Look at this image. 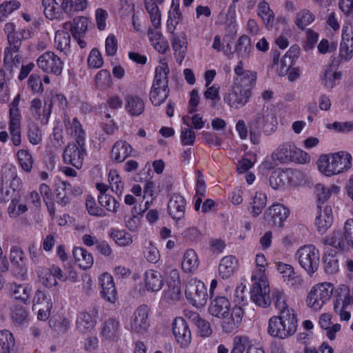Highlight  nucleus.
Masks as SVG:
<instances>
[{"label":"nucleus","mask_w":353,"mask_h":353,"mask_svg":"<svg viewBox=\"0 0 353 353\" xmlns=\"http://www.w3.org/2000/svg\"><path fill=\"white\" fill-rule=\"evenodd\" d=\"M10 259L16 268V275L22 280H26L28 276V267L26 263V256L23 250L14 246L10 250Z\"/></svg>","instance_id":"18"},{"label":"nucleus","mask_w":353,"mask_h":353,"mask_svg":"<svg viewBox=\"0 0 353 353\" xmlns=\"http://www.w3.org/2000/svg\"><path fill=\"white\" fill-rule=\"evenodd\" d=\"M267 203V196L265 193L256 192L251 202L252 210L250 213L254 217L258 216L265 207Z\"/></svg>","instance_id":"43"},{"label":"nucleus","mask_w":353,"mask_h":353,"mask_svg":"<svg viewBox=\"0 0 353 353\" xmlns=\"http://www.w3.org/2000/svg\"><path fill=\"white\" fill-rule=\"evenodd\" d=\"M317 165L319 171L330 176L347 171L352 165V156L345 151H340L320 156Z\"/></svg>","instance_id":"2"},{"label":"nucleus","mask_w":353,"mask_h":353,"mask_svg":"<svg viewBox=\"0 0 353 353\" xmlns=\"http://www.w3.org/2000/svg\"><path fill=\"white\" fill-rule=\"evenodd\" d=\"M28 316V312L23 307L15 305L12 311V319L17 324L23 323Z\"/></svg>","instance_id":"62"},{"label":"nucleus","mask_w":353,"mask_h":353,"mask_svg":"<svg viewBox=\"0 0 353 353\" xmlns=\"http://www.w3.org/2000/svg\"><path fill=\"white\" fill-rule=\"evenodd\" d=\"M98 314V310L94 307L91 313L81 312L77 319V328L81 332H86L93 329L96 324V318Z\"/></svg>","instance_id":"27"},{"label":"nucleus","mask_w":353,"mask_h":353,"mask_svg":"<svg viewBox=\"0 0 353 353\" xmlns=\"http://www.w3.org/2000/svg\"><path fill=\"white\" fill-rule=\"evenodd\" d=\"M236 77L234 80V85L243 89L252 91L256 80V73L251 70H244L242 61H239L234 68Z\"/></svg>","instance_id":"15"},{"label":"nucleus","mask_w":353,"mask_h":353,"mask_svg":"<svg viewBox=\"0 0 353 353\" xmlns=\"http://www.w3.org/2000/svg\"><path fill=\"white\" fill-rule=\"evenodd\" d=\"M341 74L333 70L332 65L326 66L322 76V83L325 87L332 88L335 81L341 79Z\"/></svg>","instance_id":"48"},{"label":"nucleus","mask_w":353,"mask_h":353,"mask_svg":"<svg viewBox=\"0 0 353 353\" xmlns=\"http://www.w3.org/2000/svg\"><path fill=\"white\" fill-rule=\"evenodd\" d=\"M234 347L230 353H243L249 345V338L245 336H235L234 339Z\"/></svg>","instance_id":"64"},{"label":"nucleus","mask_w":353,"mask_h":353,"mask_svg":"<svg viewBox=\"0 0 353 353\" xmlns=\"http://www.w3.org/2000/svg\"><path fill=\"white\" fill-rule=\"evenodd\" d=\"M42 6L46 18L53 20L60 17L61 13L59 11L56 0H42Z\"/></svg>","instance_id":"47"},{"label":"nucleus","mask_w":353,"mask_h":353,"mask_svg":"<svg viewBox=\"0 0 353 353\" xmlns=\"http://www.w3.org/2000/svg\"><path fill=\"white\" fill-rule=\"evenodd\" d=\"M314 21L312 14L308 10H302L296 15V24L301 28L304 29L305 27L310 24Z\"/></svg>","instance_id":"60"},{"label":"nucleus","mask_w":353,"mask_h":353,"mask_svg":"<svg viewBox=\"0 0 353 353\" xmlns=\"http://www.w3.org/2000/svg\"><path fill=\"white\" fill-rule=\"evenodd\" d=\"M300 265L312 276L318 270L320 254L319 250L312 244L300 248L296 253Z\"/></svg>","instance_id":"5"},{"label":"nucleus","mask_w":353,"mask_h":353,"mask_svg":"<svg viewBox=\"0 0 353 353\" xmlns=\"http://www.w3.org/2000/svg\"><path fill=\"white\" fill-rule=\"evenodd\" d=\"M100 283L103 296L110 303H114L117 300V290L112 276L108 273H104L100 278Z\"/></svg>","instance_id":"28"},{"label":"nucleus","mask_w":353,"mask_h":353,"mask_svg":"<svg viewBox=\"0 0 353 353\" xmlns=\"http://www.w3.org/2000/svg\"><path fill=\"white\" fill-rule=\"evenodd\" d=\"M339 190V188L334 185L326 187L321 183L317 184L315 186V194L317 198L318 204L325 206V202L330 198L332 193L337 194Z\"/></svg>","instance_id":"37"},{"label":"nucleus","mask_w":353,"mask_h":353,"mask_svg":"<svg viewBox=\"0 0 353 353\" xmlns=\"http://www.w3.org/2000/svg\"><path fill=\"white\" fill-rule=\"evenodd\" d=\"M130 145L125 141H117L112 147V158L117 162H123L131 153Z\"/></svg>","instance_id":"36"},{"label":"nucleus","mask_w":353,"mask_h":353,"mask_svg":"<svg viewBox=\"0 0 353 353\" xmlns=\"http://www.w3.org/2000/svg\"><path fill=\"white\" fill-rule=\"evenodd\" d=\"M288 214V208L280 203H276L269 208L264 214V218L268 224L281 227Z\"/></svg>","instance_id":"19"},{"label":"nucleus","mask_w":353,"mask_h":353,"mask_svg":"<svg viewBox=\"0 0 353 353\" xmlns=\"http://www.w3.org/2000/svg\"><path fill=\"white\" fill-rule=\"evenodd\" d=\"M55 199L58 204L61 206L66 205L70 200V195L72 193L71 185L63 181L56 183Z\"/></svg>","instance_id":"29"},{"label":"nucleus","mask_w":353,"mask_h":353,"mask_svg":"<svg viewBox=\"0 0 353 353\" xmlns=\"http://www.w3.org/2000/svg\"><path fill=\"white\" fill-rule=\"evenodd\" d=\"M56 48L61 52L67 54L70 44V34L64 30H57L54 37Z\"/></svg>","instance_id":"42"},{"label":"nucleus","mask_w":353,"mask_h":353,"mask_svg":"<svg viewBox=\"0 0 353 353\" xmlns=\"http://www.w3.org/2000/svg\"><path fill=\"white\" fill-rule=\"evenodd\" d=\"M87 61L89 68H99L103 64L102 56L97 48H94L91 50Z\"/></svg>","instance_id":"61"},{"label":"nucleus","mask_w":353,"mask_h":353,"mask_svg":"<svg viewBox=\"0 0 353 353\" xmlns=\"http://www.w3.org/2000/svg\"><path fill=\"white\" fill-rule=\"evenodd\" d=\"M20 101V95L17 94L10 108V121H9V131L11 134L12 143L18 146L21 144V123H20V114L18 109V105Z\"/></svg>","instance_id":"12"},{"label":"nucleus","mask_w":353,"mask_h":353,"mask_svg":"<svg viewBox=\"0 0 353 353\" xmlns=\"http://www.w3.org/2000/svg\"><path fill=\"white\" fill-rule=\"evenodd\" d=\"M251 95L252 91L233 84L228 92L225 93L223 101L231 108L239 110L248 103Z\"/></svg>","instance_id":"10"},{"label":"nucleus","mask_w":353,"mask_h":353,"mask_svg":"<svg viewBox=\"0 0 353 353\" xmlns=\"http://www.w3.org/2000/svg\"><path fill=\"white\" fill-rule=\"evenodd\" d=\"M10 290L15 299L23 302L29 299L31 292V288L27 284L12 283L10 286Z\"/></svg>","instance_id":"41"},{"label":"nucleus","mask_w":353,"mask_h":353,"mask_svg":"<svg viewBox=\"0 0 353 353\" xmlns=\"http://www.w3.org/2000/svg\"><path fill=\"white\" fill-rule=\"evenodd\" d=\"M297 328V319L294 310H283L269 320L268 333L282 339L293 335Z\"/></svg>","instance_id":"1"},{"label":"nucleus","mask_w":353,"mask_h":353,"mask_svg":"<svg viewBox=\"0 0 353 353\" xmlns=\"http://www.w3.org/2000/svg\"><path fill=\"white\" fill-rule=\"evenodd\" d=\"M351 303L353 304V288H350L346 285H340L336 291L334 310L341 321L350 319V312L346 308Z\"/></svg>","instance_id":"8"},{"label":"nucleus","mask_w":353,"mask_h":353,"mask_svg":"<svg viewBox=\"0 0 353 353\" xmlns=\"http://www.w3.org/2000/svg\"><path fill=\"white\" fill-rule=\"evenodd\" d=\"M170 281H167V288L164 291V299L168 302H175L181 297V282L179 272L172 269L170 272Z\"/></svg>","instance_id":"20"},{"label":"nucleus","mask_w":353,"mask_h":353,"mask_svg":"<svg viewBox=\"0 0 353 353\" xmlns=\"http://www.w3.org/2000/svg\"><path fill=\"white\" fill-rule=\"evenodd\" d=\"M250 293L251 300L256 305L262 307H266L270 305V288L268 281L263 277L253 284Z\"/></svg>","instance_id":"14"},{"label":"nucleus","mask_w":353,"mask_h":353,"mask_svg":"<svg viewBox=\"0 0 353 353\" xmlns=\"http://www.w3.org/2000/svg\"><path fill=\"white\" fill-rule=\"evenodd\" d=\"M168 210L171 217L176 221H181L185 216V200L178 194H173L168 202Z\"/></svg>","instance_id":"23"},{"label":"nucleus","mask_w":353,"mask_h":353,"mask_svg":"<svg viewBox=\"0 0 353 353\" xmlns=\"http://www.w3.org/2000/svg\"><path fill=\"white\" fill-rule=\"evenodd\" d=\"M73 256L79 267L83 270L91 268L93 265L92 255L81 247H76L72 251Z\"/></svg>","instance_id":"31"},{"label":"nucleus","mask_w":353,"mask_h":353,"mask_svg":"<svg viewBox=\"0 0 353 353\" xmlns=\"http://www.w3.org/2000/svg\"><path fill=\"white\" fill-rule=\"evenodd\" d=\"M324 270L327 274H334L339 270V260L336 255L325 254L323 256Z\"/></svg>","instance_id":"56"},{"label":"nucleus","mask_w":353,"mask_h":353,"mask_svg":"<svg viewBox=\"0 0 353 353\" xmlns=\"http://www.w3.org/2000/svg\"><path fill=\"white\" fill-rule=\"evenodd\" d=\"M273 156L281 162L291 161L304 163L310 159L307 153L296 148L293 143L290 142L280 145Z\"/></svg>","instance_id":"9"},{"label":"nucleus","mask_w":353,"mask_h":353,"mask_svg":"<svg viewBox=\"0 0 353 353\" xmlns=\"http://www.w3.org/2000/svg\"><path fill=\"white\" fill-rule=\"evenodd\" d=\"M21 3L17 0L6 1L0 5V21L4 20L9 14L19 9Z\"/></svg>","instance_id":"53"},{"label":"nucleus","mask_w":353,"mask_h":353,"mask_svg":"<svg viewBox=\"0 0 353 353\" xmlns=\"http://www.w3.org/2000/svg\"><path fill=\"white\" fill-rule=\"evenodd\" d=\"M185 294L189 303L196 307L204 306L208 299L207 288L205 284L193 278L188 281Z\"/></svg>","instance_id":"7"},{"label":"nucleus","mask_w":353,"mask_h":353,"mask_svg":"<svg viewBox=\"0 0 353 353\" xmlns=\"http://www.w3.org/2000/svg\"><path fill=\"white\" fill-rule=\"evenodd\" d=\"M318 214L315 219V225L321 234H324L333 223V214L331 206L318 204Z\"/></svg>","instance_id":"21"},{"label":"nucleus","mask_w":353,"mask_h":353,"mask_svg":"<svg viewBox=\"0 0 353 353\" xmlns=\"http://www.w3.org/2000/svg\"><path fill=\"white\" fill-rule=\"evenodd\" d=\"M340 56L345 61L353 57V31L352 28H343L342 40L340 44Z\"/></svg>","instance_id":"25"},{"label":"nucleus","mask_w":353,"mask_h":353,"mask_svg":"<svg viewBox=\"0 0 353 353\" xmlns=\"http://www.w3.org/2000/svg\"><path fill=\"white\" fill-rule=\"evenodd\" d=\"M87 6V0H63L61 3L63 11L70 15L76 12L84 10Z\"/></svg>","instance_id":"40"},{"label":"nucleus","mask_w":353,"mask_h":353,"mask_svg":"<svg viewBox=\"0 0 353 353\" xmlns=\"http://www.w3.org/2000/svg\"><path fill=\"white\" fill-rule=\"evenodd\" d=\"M98 200L99 203L107 210L114 213L117 212L119 203L113 196L109 194H99Z\"/></svg>","instance_id":"55"},{"label":"nucleus","mask_w":353,"mask_h":353,"mask_svg":"<svg viewBox=\"0 0 353 353\" xmlns=\"http://www.w3.org/2000/svg\"><path fill=\"white\" fill-rule=\"evenodd\" d=\"M236 267V259L232 255L226 256L221 260L219 267V274L223 279H228L234 274Z\"/></svg>","instance_id":"34"},{"label":"nucleus","mask_w":353,"mask_h":353,"mask_svg":"<svg viewBox=\"0 0 353 353\" xmlns=\"http://www.w3.org/2000/svg\"><path fill=\"white\" fill-rule=\"evenodd\" d=\"M272 300L279 312H283V310H293L288 307L286 303L285 295L283 290L278 289L274 290L272 292Z\"/></svg>","instance_id":"49"},{"label":"nucleus","mask_w":353,"mask_h":353,"mask_svg":"<svg viewBox=\"0 0 353 353\" xmlns=\"http://www.w3.org/2000/svg\"><path fill=\"white\" fill-rule=\"evenodd\" d=\"M198 267V258L196 252L192 249L188 250L182 261V268L186 272H190Z\"/></svg>","instance_id":"44"},{"label":"nucleus","mask_w":353,"mask_h":353,"mask_svg":"<svg viewBox=\"0 0 353 353\" xmlns=\"http://www.w3.org/2000/svg\"><path fill=\"white\" fill-rule=\"evenodd\" d=\"M192 316V319L199 330L200 335L203 337L210 336L212 333L210 323L201 318L196 313L193 314Z\"/></svg>","instance_id":"51"},{"label":"nucleus","mask_w":353,"mask_h":353,"mask_svg":"<svg viewBox=\"0 0 353 353\" xmlns=\"http://www.w3.org/2000/svg\"><path fill=\"white\" fill-rule=\"evenodd\" d=\"M172 332L181 347H186L191 342V332L185 320L176 317L172 323Z\"/></svg>","instance_id":"17"},{"label":"nucleus","mask_w":353,"mask_h":353,"mask_svg":"<svg viewBox=\"0 0 353 353\" xmlns=\"http://www.w3.org/2000/svg\"><path fill=\"white\" fill-rule=\"evenodd\" d=\"M37 65L45 72L57 76L60 75L63 70V62L61 58L51 51L42 54L37 59Z\"/></svg>","instance_id":"13"},{"label":"nucleus","mask_w":353,"mask_h":353,"mask_svg":"<svg viewBox=\"0 0 353 353\" xmlns=\"http://www.w3.org/2000/svg\"><path fill=\"white\" fill-rule=\"evenodd\" d=\"M257 14L263 20L265 27L268 30H270L273 27L274 14L266 1H262L258 3Z\"/></svg>","instance_id":"33"},{"label":"nucleus","mask_w":353,"mask_h":353,"mask_svg":"<svg viewBox=\"0 0 353 353\" xmlns=\"http://www.w3.org/2000/svg\"><path fill=\"white\" fill-rule=\"evenodd\" d=\"M252 50L250 38L245 34L240 37L235 46V52L241 61L248 59Z\"/></svg>","instance_id":"35"},{"label":"nucleus","mask_w":353,"mask_h":353,"mask_svg":"<svg viewBox=\"0 0 353 353\" xmlns=\"http://www.w3.org/2000/svg\"><path fill=\"white\" fill-rule=\"evenodd\" d=\"M333 285L323 283L314 285L307 296L306 303L313 310H319L331 299L333 294Z\"/></svg>","instance_id":"6"},{"label":"nucleus","mask_w":353,"mask_h":353,"mask_svg":"<svg viewBox=\"0 0 353 353\" xmlns=\"http://www.w3.org/2000/svg\"><path fill=\"white\" fill-rule=\"evenodd\" d=\"M170 69L167 63H164L157 66L150 94L151 102L155 106H159L167 99L169 96L168 74Z\"/></svg>","instance_id":"3"},{"label":"nucleus","mask_w":353,"mask_h":353,"mask_svg":"<svg viewBox=\"0 0 353 353\" xmlns=\"http://www.w3.org/2000/svg\"><path fill=\"white\" fill-rule=\"evenodd\" d=\"M125 101V110L131 116H139L143 112L145 105L140 97L127 95Z\"/></svg>","instance_id":"32"},{"label":"nucleus","mask_w":353,"mask_h":353,"mask_svg":"<svg viewBox=\"0 0 353 353\" xmlns=\"http://www.w3.org/2000/svg\"><path fill=\"white\" fill-rule=\"evenodd\" d=\"M17 157L21 168L29 172L32 168L33 159L31 154L26 150H20L17 152Z\"/></svg>","instance_id":"57"},{"label":"nucleus","mask_w":353,"mask_h":353,"mask_svg":"<svg viewBox=\"0 0 353 353\" xmlns=\"http://www.w3.org/2000/svg\"><path fill=\"white\" fill-rule=\"evenodd\" d=\"M52 294L49 292L37 290L34 298L33 308L51 310L53 306Z\"/></svg>","instance_id":"39"},{"label":"nucleus","mask_w":353,"mask_h":353,"mask_svg":"<svg viewBox=\"0 0 353 353\" xmlns=\"http://www.w3.org/2000/svg\"><path fill=\"white\" fill-rule=\"evenodd\" d=\"M230 303L225 296H217L209 306V312L217 318H225L229 314Z\"/></svg>","instance_id":"26"},{"label":"nucleus","mask_w":353,"mask_h":353,"mask_svg":"<svg viewBox=\"0 0 353 353\" xmlns=\"http://www.w3.org/2000/svg\"><path fill=\"white\" fill-rule=\"evenodd\" d=\"M0 345H1L2 353H10L14 347V336L8 330L0 331Z\"/></svg>","instance_id":"50"},{"label":"nucleus","mask_w":353,"mask_h":353,"mask_svg":"<svg viewBox=\"0 0 353 353\" xmlns=\"http://www.w3.org/2000/svg\"><path fill=\"white\" fill-rule=\"evenodd\" d=\"M88 19L85 17H77L73 19L72 37L85 35L88 30Z\"/></svg>","instance_id":"52"},{"label":"nucleus","mask_w":353,"mask_h":353,"mask_svg":"<svg viewBox=\"0 0 353 353\" xmlns=\"http://www.w3.org/2000/svg\"><path fill=\"white\" fill-rule=\"evenodd\" d=\"M161 274L153 270H149L145 273V286L148 291L158 292L163 285Z\"/></svg>","instance_id":"30"},{"label":"nucleus","mask_w":353,"mask_h":353,"mask_svg":"<svg viewBox=\"0 0 353 353\" xmlns=\"http://www.w3.org/2000/svg\"><path fill=\"white\" fill-rule=\"evenodd\" d=\"M85 153L84 145L68 144L63 154V161L77 169H80L83 165Z\"/></svg>","instance_id":"16"},{"label":"nucleus","mask_w":353,"mask_h":353,"mask_svg":"<svg viewBox=\"0 0 353 353\" xmlns=\"http://www.w3.org/2000/svg\"><path fill=\"white\" fill-rule=\"evenodd\" d=\"M322 241L339 251L353 248V219H347L342 230L332 231Z\"/></svg>","instance_id":"4"},{"label":"nucleus","mask_w":353,"mask_h":353,"mask_svg":"<svg viewBox=\"0 0 353 353\" xmlns=\"http://www.w3.org/2000/svg\"><path fill=\"white\" fill-rule=\"evenodd\" d=\"M110 235L119 246H128L133 241L132 235L125 230L112 229Z\"/></svg>","instance_id":"45"},{"label":"nucleus","mask_w":353,"mask_h":353,"mask_svg":"<svg viewBox=\"0 0 353 353\" xmlns=\"http://www.w3.org/2000/svg\"><path fill=\"white\" fill-rule=\"evenodd\" d=\"M120 323L115 319L110 318L104 322L101 334L106 339L114 340L119 334Z\"/></svg>","instance_id":"38"},{"label":"nucleus","mask_w":353,"mask_h":353,"mask_svg":"<svg viewBox=\"0 0 353 353\" xmlns=\"http://www.w3.org/2000/svg\"><path fill=\"white\" fill-rule=\"evenodd\" d=\"M85 205L90 215L103 217L106 215L105 211L96 205L94 199L91 196H87Z\"/></svg>","instance_id":"58"},{"label":"nucleus","mask_w":353,"mask_h":353,"mask_svg":"<svg viewBox=\"0 0 353 353\" xmlns=\"http://www.w3.org/2000/svg\"><path fill=\"white\" fill-rule=\"evenodd\" d=\"M148 307L141 305L134 312L131 321V329L133 332L138 334H143L146 331L149 326L148 321Z\"/></svg>","instance_id":"22"},{"label":"nucleus","mask_w":353,"mask_h":353,"mask_svg":"<svg viewBox=\"0 0 353 353\" xmlns=\"http://www.w3.org/2000/svg\"><path fill=\"white\" fill-rule=\"evenodd\" d=\"M28 137L33 145H37L42 141V132L39 126L32 123L29 125Z\"/></svg>","instance_id":"63"},{"label":"nucleus","mask_w":353,"mask_h":353,"mask_svg":"<svg viewBox=\"0 0 353 353\" xmlns=\"http://www.w3.org/2000/svg\"><path fill=\"white\" fill-rule=\"evenodd\" d=\"M108 181L112 190L120 196L123 190V183L116 170H110L108 175Z\"/></svg>","instance_id":"54"},{"label":"nucleus","mask_w":353,"mask_h":353,"mask_svg":"<svg viewBox=\"0 0 353 353\" xmlns=\"http://www.w3.org/2000/svg\"><path fill=\"white\" fill-rule=\"evenodd\" d=\"M68 125H70V128L72 130V132H74L77 137V143L79 145H84L85 132L82 129V125L77 119L74 118L72 122H68Z\"/></svg>","instance_id":"59"},{"label":"nucleus","mask_w":353,"mask_h":353,"mask_svg":"<svg viewBox=\"0 0 353 353\" xmlns=\"http://www.w3.org/2000/svg\"><path fill=\"white\" fill-rule=\"evenodd\" d=\"M276 124V118L268 108L265 107L249 123V125L252 126L254 130H260L261 129L266 134H269L274 131Z\"/></svg>","instance_id":"11"},{"label":"nucleus","mask_w":353,"mask_h":353,"mask_svg":"<svg viewBox=\"0 0 353 353\" xmlns=\"http://www.w3.org/2000/svg\"><path fill=\"white\" fill-rule=\"evenodd\" d=\"M172 46L175 52V54L180 59L181 62L185 56L187 51L186 41L184 36L180 37L174 34H172Z\"/></svg>","instance_id":"46"},{"label":"nucleus","mask_w":353,"mask_h":353,"mask_svg":"<svg viewBox=\"0 0 353 353\" xmlns=\"http://www.w3.org/2000/svg\"><path fill=\"white\" fill-rule=\"evenodd\" d=\"M243 316V310L239 306H234L230 316L225 315L222 322L223 330L226 333H231L241 325Z\"/></svg>","instance_id":"24"}]
</instances>
